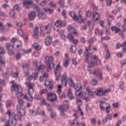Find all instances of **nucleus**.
<instances>
[{
    "label": "nucleus",
    "mask_w": 126,
    "mask_h": 126,
    "mask_svg": "<svg viewBox=\"0 0 126 126\" xmlns=\"http://www.w3.org/2000/svg\"><path fill=\"white\" fill-rule=\"evenodd\" d=\"M11 82L13 84L11 87V89L16 93V95L18 99H19V98H23L24 99H26V100L31 101V102L33 101V96L32 95V94H29V92H28V94L26 95L21 94L22 91H23L22 87L18 84H14V81H12Z\"/></svg>",
    "instance_id": "f257e3e1"
},
{
    "label": "nucleus",
    "mask_w": 126,
    "mask_h": 126,
    "mask_svg": "<svg viewBox=\"0 0 126 126\" xmlns=\"http://www.w3.org/2000/svg\"><path fill=\"white\" fill-rule=\"evenodd\" d=\"M69 109V102H68V100L64 101L63 102V105H62L59 107V110L61 112V116L63 117L64 119L66 118L67 117L65 114H64V111L66 110H68Z\"/></svg>",
    "instance_id": "f03ea898"
},
{
    "label": "nucleus",
    "mask_w": 126,
    "mask_h": 126,
    "mask_svg": "<svg viewBox=\"0 0 126 126\" xmlns=\"http://www.w3.org/2000/svg\"><path fill=\"white\" fill-rule=\"evenodd\" d=\"M6 114H8L10 118L13 119L11 122V126H16V121H20V120H21V116L18 115H16L14 113H13L12 115L11 112H10V111H8Z\"/></svg>",
    "instance_id": "7ed1b4c3"
},
{
    "label": "nucleus",
    "mask_w": 126,
    "mask_h": 126,
    "mask_svg": "<svg viewBox=\"0 0 126 126\" xmlns=\"http://www.w3.org/2000/svg\"><path fill=\"white\" fill-rule=\"evenodd\" d=\"M54 57L53 56H47L45 58V63L49 65V67H47V70L49 71L51 68H54L55 67V63H54Z\"/></svg>",
    "instance_id": "20e7f679"
},
{
    "label": "nucleus",
    "mask_w": 126,
    "mask_h": 126,
    "mask_svg": "<svg viewBox=\"0 0 126 126\" xmlns=\"http://www.w3.org/2000/svg\"><path fill=\"white\" fill-rule=\"evenodd\" d=\"M69 14L71 17L73 18L74 21H78L79 23H82L84 21V20L80 14L79 15V17L75 15V13L74 11H71Z\"/></svg>",
    "instance_id": "39448f33"
},
{
    "label": "nucleus",
    "mask_w": 126,
    "mask_h": 126,
    "mask_svg": "<svg viewBox=\"0 0 126 126\" xmlns=\"http://www.w3.org/2000/svg\"><path fill=\"white\" fill-rule=\"evenodd\" d=\"M90 74H94V75L96 76L98 79H100V80H103V73H102V71L96 70H91L89 71Z\"/></svg>",
    "instance_id": "423d86ee"
},
{
    "label": "nucleus",
    "mask_w": 126,
    "mask_h": 126,
    "mask_svg": "<svg viewBox=\"0 0 126 126\" xmlns=\"http://www.w3.org/2000/svg\"><path fill=\"white\" fill-rule=\"evenodd\" d=\"M61 71H63V68L61 67V64H58L55 70V74L56 76V80L59 81L60 80V76H61Z\"/></svg>",
    "instance_id": "0eeeda50"
},
{
    "label": "nucleus",
    "mask_w": 126,
    "mask_h": 126,
    "mask_svg": "<svg viewBox=\"0 0 126 126\" xmlns=\"http://www.w3.org/2000/svg\"><path fill=\"white\" fill-rule=\"evenodd\" d=\"M57 95L54 93L47 94V99L50 102H55L57 100Z\"/></svg>",
    "instance_id": "6e6552de"
},
{
    "label": "nucleus",
    "mask_w": 126,
    "mask_h": 126,
    "mask_svg": "<svg viewBox=\"0 0 126 126\" xmlns=\"http://www.w3.org/2000/svg\"><path fill=\"white\" fill-rule=\"evenodd\" d=\"M11 42H12L13 43L14 46L15 47H17V49L19 48H21L22 47V44H21V41L18 40L17 38L15 37H13L11 39Z\"/></svg>",
    "instance_id": "1a4fd4ad"
},
{
    "label": "nucleus",
    "mask_w": 126,
    "mask_h": 126,
    "mask_svg": "<svg viewBox=\"0 0 126 126\" xmlns=\"http://www.w3.org/2000/svg\"><path fill=\"white\" fill-rule=\"evenodd\" d=\"M26 85L27 86V87L29 89L28 92L29 94H33L34 93V84L33 83H26Z\"/></svg>",
    "instance_id": "9d476101"
},
{
    "label": "nucleus",
    "mask_w": 126,
    "mask_h": 126,
    "mask_svg": "<svg viewBox=\"0 0 126 126\" xmlns=\"http://www.w3.org/2000/svg\"><path fill=\"white\" fill-rule=\"evenodd\" d=\"M6 49L8 50V54L9 55H14V51H13V45L10 43L6 44Z\"/></svg>",
    "instance_id": "9b49d317"
},
{
    "label": "nucleus",
    "mask_w": 126,
    "mask_h": 126,
    "mask_svg": "<svg viewBox=\"0 0 126 126\" xmlns=\"http://www.w3.org/2000/svg\"><path fill=\"white\" fill-rule=\"evenodd\" d=\"M55 25L56 27H64L66 25V22L65 21H62V20L57 21Z\"/></svg>",
    "instance_id": "f8f14e48"
},
{
    "label": "nucleus",
    "mask_w": 126,
    "mask_h": 126,
    "mask_svg": "<svg viewBox=\"0 0 126 126\" xmlns=\"http://www.w3.org/2000/svg\"><path fill=\"white\" fill-rule=\"evenodd\" d=\"M94 94L96 96H104V90L103 89L99 88L95 90Z\"/></svg>",
    "instance_id": "ddd939ff"
},
{
    "label": "nucleus",
    "mask_w": 126,
    "mask_h": 126,
    "mask_svg": "<svg viewBox=\"0 0 126 126\" xmlns=\"http://www.w3.org/2000/svg\"><path fill=\"white\" fill-rule=\"evenodd\" d=\"M121 47H122V49L124 51L123 52L124 53H126V41L124 42L122 44L120 43H117L116 46V49H119L121 48Z\"/></svg>",
    "instance_id": "4468645a"
},
{
    "label": "nucleus",
    "mask_w": 126,
    "mask_h": 126,
    "mask_svg": "<svg viewBox=\"0 0 126 126\" xmlns=\"http://www.w3.org/2000/svg\"><path fill=\"white\" fill-rule=\"evenodd\" d=\"M53 82L52 81L46 80L44 82L45 86H47L50 90H52L53 88H54V86H53Z\"/></svg>",
    "instance_id": "2eb2a0df"
},
{
    "label": "nucleus",
    "mask_w": 126,
    "mask_h": 126,
    "mask_svg": "<svg viewBox=\"0 0 126 126\" xmlns=\"http://www.w3.org/2000/svg\"><path fill=\"white\" fill-rule=\"evenodd\" d=\"M17 110L18 111V114L20 115L21 117H22L25 115V109L22 108L21 106L19 105L17 106Z\"/></svg>",
    "instance_id": "dca6fc26"
},
{
    "label": "nucleus",
    "mask_w": 126,
    "mask_h": 126,
    "mask_svg": "<svg viewBox=\"0 0 126 126\" xmlns=\"http://www.w3.org/2000/svg\"><path fill=\"white\" fill-rule=\"evenodd\" d=\"M67 29L69 30V31H70V33H72L75 36H77L78 35V32H77V31H76L74 28L71 27V26H68Z\"/></svg>",
    "instance_id": "f3484780"
},
{
    "label": "nucleus",
    "mask_w": 126,
    "mask_h": 126,
    "mask_svg": "<svg viewBox=\"0 0 126 126\" xmlns=\"http://www.w3.org/2000/svg\"><path fill=\"white\" fill-rule=\"evenodd\" d=\"M24 6L27 9H29V4H33V1L30 0H27L24 1Z\"/></svg>",
    "instance_id": "a211bd4d"
},
{
    "label": "nucleus",
    "mask_w": 126,
    "mask_h": 126,
    "mask_svg": "<svg viewBox=\"0 0 126 126\" xmlns=\"http://www.w3.org/2000/svg\"><path fill=\"white\" fill-rule=\"evenodd\" d=\"M52 41L53 39L50 36H47L45 39V45H46V46H50V45L52 44Z\"/></svg>",
    "instance_id": "6ab92c4d"
},
{
    "label": "nucleus",
    "mask_w": 126,
    "mask_h": 126,
    "mask_svg": "<svg viewBox=\"0 0 126 126\" xmlns=\"http://www.w3.org/2000/svg\"><path fill=\"white\" fill-rule=\"evenodd\" d=\"M61 82L63 85L65 86L67 84V78L66 77V74H64L62 76Z\"/></svg>",
    "instance_id": "aec40b11"
},
{
    "label": "nucleus",
    "mask_w": 126,
    "mask_h": 126,
    "mask_svg": "<svg viewBox=\"0 0 126 126\" xmlns=\"http://www.w3.org/2000/svg\"><path fill=\"white\" fill-rule=\"evenodd\" d=\"M96 47H92L91 45H89V48L86 49L87 54H92L94 51H96Z\"/></svg>",
    "instance_id": "412c9836"
},
{
    "label": "nucleus",
    "mask_w": 126,
    "mask_h": 126,
    "mask_svg": "<svg viewBox=\"0 0 126 126\" xmlns=\"http://www.w3.org/2000/svg\"><path fill=\"white\" fill-rule=\"evenodd\" d=\"M39 28L38 27H36L34 30V34H33V37L35 39H38L39 38Z\"/></svg>",
    "instance_id": "4be33fe9"
},
{
    "label": "nucleus",
    "mask_w": 126,
    "mask_h": 126,
    "mask_svg": "<svg viewBox=\"0 0 126 126\" xmlns=\"http://www.w3.org/2000/svg\"><path fill=\"white\" fill-rule=\"evenodd\" d=\"M53 28V26H52V24H48L47 26L45 27V30L47 31L46 32L47 34H50L52 32V29Z\"/></svg>",
    "instance_id": "5701e85b"
},
{
    "label": "nucleus",
    "mask_w": 126,
    "mask_h": 126,
    "mask_svg": "<svg viewBox=\"0 0 126 126\" xmlns=\"http://www.w3.org/2000/svg\"><path fill=\"white\" fill-rule=\"evenodd\" d=\"M109 103L104 102H100L99 103V107L101 111H104L105 109L106 108V107L107 105H108Z\"/></svg>",
    "instance_id": "b1692460"
},
{
    "label": "nucleus",
    "mask_w": 126,
    "mask_h": 126,
    "mask_svg": "<svg viewBox=\"0 0 126 126\" xmlns=\"http://www.w3.org/2000/svg\"><path fill=\"white\" fill-rule=\"evenodd\" d=\"M93 18L94 21H98V20H99L100 18V15H99V13L95 12L93 14Z\"/></svg>",
    "instance_id": "393cba45"
},
{
    "label": "nucleus",
    "mask_w": 126,
    "mask_h": 126,
    "mask_svg": "<svg viewBox=\"0 0 126 126\" xmlns=\"http://www.w3.org/2000/svg\"><path fill=\"white\" fill-rule=\"evenodd\" d=\"M113 118V115L112 114H108L107 115L106 117L103 119V123H107L108 122V120L111 121Z\"/></svg>",
    "instance_id": "a878e982"
},
{
    "label": "nucleus",
    "mask_w": 126,
    "mask_h": 126,
    "mask_svg": "<svg viewBox=\"0 0 126 126\" xmlns=\"http://www.w3.org/2000/svg\"><path fill=\"white\" fill-rule=\"evenodd\" d=\"M94 33L95 35L102 36L103 35V30H100L99 28H96L95 30Z\"/></svg>",
    "instance_id": "bb28decb"
},
{
    "label": "nucleus",
    "mask_w": 126,
    "mask_h": 126,
    "mask_svg": "<svg viewBox=\"0 0 126 126\" xmlns=\"http://www.w3.org/2000/svg\"><path fill=\"white\" fill-rule=\"evenodd\" d=\"M35 17L36 13H35L34 12H32L29 15V18L30 20H34Z\"/></svg>",
    "instance_id": "cd10ccee"
},
{
    "label": "nucleus",
    "mask_w": 126,
    "mask_h": 126,
    "mask_svg": "<svg viewBox=\"0 0 126 126\" xmlns=\"http://www.w3.org/2000/svg\"><path fill=\"white\" fill-rule=\"evenodd\" d=\"M67 96L70 100H73V95H72V92L71 91V90L69 89L68 93H67Z\"/></svg>",
    "instance_id": "c85d7f7f"
},
{
    "label": "nucleus",
    "mask_w": 126,
    "mask_h": 126,
    "mask_svg": "<svg viewBox=\"0 0 126 126\" xmlns=\"http://www.w3.org/2000/svg\"><path fill=\"white\" fill-rule=\"evenodd\" d=\"M33 47L35 50H41L42 49V47L39 45L37 43H34L33 44Z\"/></svg>",
    "instance_id": "c756f323"
},
{
    "label": "nucleus",
    "mask_w": 126,
    "mask_h": 126,
    "mask_svg": "<svg viewBox=\"0 0 126 126\" xmlns=\"http://www.w3.org/2000/svg\"><path fill=\"white\" fill-rule=\"evenodd\" d=\"M38 16L39 18H40V19H42V20H44L47 18V17H46V15L44 14V13H39L38 14Z\"/></svg>",
    "instance_id": "7c9ffc66"
},
{
    "label": "nucleus",
    "mask_w": 126,
    "mask_h": 126,
    "mask_svg": "<svg viewBox=\"0 0 126 126\" xmlns=\"http://www.w3.org/2000/svg\"><path fill=\"white\" fill-rule=\"evenodd\" d=\"M84 58L85 59L86 62H88L90 59V55L87 53V52H85L84 54Z\"/></svg>",
    "instance_id": "2f4dec72"
},
{
    "label": "nucleus",
    "mask_w": 126,
    "mask_h": 126,
    "mask_svg": "<svg viewBox=\"0 0 126 126\" xmlns=\"http://www.w3.org/2000/svg\"><path fill=\"white\" fill-rule=\"evenodd\" d=\"M73 87L76 90H80V89H82V86H81V84H75Z\"/></svg>",
    "instance_id": "473e14b6"
},
{
    "label": "nucleus",
    "mask_w": 126,
    "mask_h": 126,
    "mask_svg": "<svg viewBox=\"0 0 126 126\" xmlns=\"http://www.w3.org/2000/svg\"><path fill=\"white\" fill-rule=\"evenodd\" d=\"M44 10L45 12H49L50 14H52L54 12V9L48 7L44 8Z\"/></svg>",
    "instance_id": "72a5a7b5"
},
{
    "label": "nucleus",
    "mask_w": 126,
    "mask_h": 126,
    "mask_svg": "<svg viewBox=\"0 0 126 126\" xmlns=\"http://www.w3.org/2000/svg\"><path fill=\"white\" fill-rule=\"evenodd\" d=\"M18 103L19 104L20 107H22L24 106L25 104V102L23 101V99H18Z\"/></svg>",
    "instance_id": "f704fd0d"
},
{
    "label": "nucleus",
    "mask_w": 126,
    "mask_h": 126,
    "mask_svg": "<svg viewBox=\"0 0 126 126\" xmlns=\"http://www.w3.org/2000/svg\"><path fill=\"white\" fill-rule=\"evenodd\" d=\"M105 110L106 113H107V114H109V113L111 112V105H110V104L108 103V104H107V106L105 107Z\"/></svg>",
    "instance_id": "c9c22d12"
},
{
    "label": "nucleus",
    "mask_w": 126,
    "mask_h": 126,
    "mask_svg": "<svg viewBox=\"0 0 126 126\" xmlns=\"http://www.w3.org/2000/svg\"><path fill=\"white\" fill-rule=\"evenodd\" d=\"M58 3L61 7H63L64 6V0H59Z\"/></svg>",
    "instance_id": "e433bc0d"
},
{
    "label": "nucleus",
    "mask_w": 126,
    "mask_h": 126,
    "mask_svg": "<svg viewBox=\"0 0 126 126\" xmlns=\"http://www.w3.org/2000/svg\"><path fill=\"white\" fill-rule=\"evenodd\" d=\"M68 84L70 86H74V85L75 84L73 82V80H72L71 78H69Z\"/></svg>",
    "instance_id": "4c0bfd02"
},
{
    "label": "nucleus",
    "mask_w": 126,
    "mask_h": 126,
    "mask_svg": "<svg viewBox=\"0 0 126 126\" xmlns=\"http://www.w3.org/2000/svg\"><path fill=\"white\" fill-rule=\"evenodd\" d=\"M86 90L90 96H93V95H94V92L91 91V90L89 88H87Z\"/></svg>",
    "instance_id": "58836bf2"
},
{
    "label": "nucleus",
    "mask_w": 126,
    "mask_h": 126,
    "mask_svg": "<svg viewBox=\"0 0 126 126\" xmlns=\"http://www.w3.org/2000/svg\"><path fill=\"white\" fill-rule=\"evenodd\" d=\"M69 65V60L68 59H67L64 62L63 65L64 67H67V66H68Z\"/></svg>",
    "instance_id": "ea45409f"
},
{
    "label": "nucleus",
    "mask_w": 126,
    "mask_h": 126,
    "mask_svg": "<svg viewBox=\"0 0 126 126\" xmlns=\"http://www.w3.org/2000/svg\"><path fill=\"white\" fill-rule=\"evenodd\" d=\"M63 33H64V31H62L60 32V35L62 39L63 40H65V35L63 34Z\"/></svg>",
    "instance_id": "a19ab883"
},
{
    "label": "nucleus",
    "mask_w": 126,
    "mask_h": 126,
    "mask_svg": "<svg viewBox=\"0 0 126 126\" xmlns=\"http://www.w3.org/2000/svg\"><path fill=\"white\" fill-rule=\"evenodd\" d=\"M3 55H4V48L0 47V56H3Z\"/></svg>",
    "instance_id": "79ce46f5"
},
{
    "label": "nucleus",
    "mask_w": 126,
    "mask_h": 126,
    "mask_svg": "<svg viewBox=\"0 0 126 126\" xmlns=\"http://www.w3.org/2000/svg\"><path fill=\"white\" fill-rule=\"evenodd\" d=\"M16 26L19 28H21L23 26V24L21 22H18L16 23Z\"/></svg>",
    "instance_id": "37998d69"
},
{
    "label": "nucleus",
    "mask_w": 126,
    "mask_h": 126,
    "mask_svg": "<svg viewBox=\"0 0 126 126\" xmlns=\"http://www.w3.org/2000/svg\"><path fill=\"white\" fill-rule=\"evenodd\" d=\"M111 92V90L110 89H106L103 91V96H105L106 94H108Z\"/></svg>",
    "instance_id": "c03bdc74"
},
{
    "label": "nucleus",
    "mask_w": 126,
    "mask_h": 126,
    "mask_svg": "<svg viewBox=\"0 0 126 126\" xmlns=\"http://www.w3.org/2000/svg\"><path fill=\"white\" fill-rule=\"evenodd\" d=\"M36 68H37L38 70H42L44 69V68H45V66H44V65H41L40 66L38 67V64H36Z\"/></svg>",
    "instance_id": "a18cd8bd"
},
{
    "label": "nucleus",
    "mask_w": 126,
    "mask_h": 126,
    "mask_svg": "<svg viewBox=\"0 0 126 126\" xmlns=\"http://www.w3.org/2000/svg\"><path fill=\"white\" fill-rule=\"evenodd\" d=\"M70 51L72 53H75L76 52V47L74 45H72L70 48Z\"/></svg>",
    "instance_id": "49530a36"
},
{
    "label": "nucleus",
    "mask_w": 126,
    "mask_h": 126,
    "mask_svg": "<svg viewBox=\"0 0 126 126\" xmlns=\"http://www.w3.org/2000/svg\"><path fill=\"white\" fill-rule=\"evenodd\" d=\"M67 38L68 39L69 41H72L73 40V39H74V37H73L72 34H68L67 35Z\"/></svg>",
    "instance_id": "de8ad7c7"
},
{
    "label": "nucleus",
    "mask_w": 126,
    "mask_h": 126,
    "mask_svg": "<svg viewBox=\"0 0 126 126\" xmlns=\"http://www.w3.org/2000/svg\"><path fill=\"white\" fill-rule=\"evenodd\" d=\"M40 94H48L49 93V91L47 89H43L40 91Z\"/></svg>",
    "instance_id": "09e8293b"
},
{
    "label": "nucleus",
    "mask_w": 126,
    "mask_h": 126,
    "mask_svg": "<svg viewBox=\"0 0 126 126\" xmlns=\"http://www.w3.org/2000/svg\"><path fill=\"white\" fill-rule=\"evenodd\" d=\"M77 125H78V121L76 119L73 120L71 124V126H77Z\"/></svg>",
    "instance_id": "8fccbe9b"
},
{
    "label": "nucleus",
    "mask_w": 126,
    "mask_h": 126,
    "mask_svg": "<svg viewBox=\"0 0 126 126\" xmlns=\"http://www.w3.org/2000/svg\"><path fill=\"white\" fill-rule=\"evenodd\" d=\"M78 112L79 113H80V116H81L82 117H83V116H84V113L83 112L82 110H81L80 106H79L78 107Z\"/></svg>",
    "instance_id": "3c124183"
},
{
    "label": "nucleus",
    "mask_w": 126,
    "mask_h": 126,
    "mask_svg": "<svg viewBox=\"0 0 126 126\" xmlns=\"http://www.w3.org/2000/svg\"><path fill=\"white\" fill-rule=\"evenodd\" d=\"M112 106L114 108L117 109V108H119V107L120 106V103H119L118 102L114 103L112 104Z\"/></svg>",
    "instance_id": "603ef678"
},
{
    "label": "nucleus",
    "mask_w": 126,
    "mask_h": 126,
    "mask_svg": "<svg viewBox=\"0 0 126 126\" xmlns=\"http://www.w3.org/2000/svg\"><path fill=\"white\" fill-rule=\"evenodd\" d=\"M9 14L11 17H13L14 15H15V12L14 10H12L10 11V12L9 13Z\"/></svg>",
    "instance_id": "864d4df0"
},
{
    "label": "nucleus",
    "mask_w": 126,
    "mask_h": 126,
    "mask_svg": "<svg viewBox=\"0 0 126 126\" xmlns=\"http://www.w3.org/2000/svg\"><path fill=\"white\" fill-rule=\"evenodd\" d=\"M125 32V30H123V31H120L119 33L120 36H121L122 38L123 39H125V34H124V32Z\"/></svg>",
    "instance_id": "5fc2aeb1"
},
{
    "label": "nucleus",
    "mask_w": 126,
    "mask_h": 126,
    "mask_svg": "<svg viewBox=\"0 0 126 126\" xmlns=\"http://www.w3.org/2000/svg\"><path fill=\"white\" fill-rule=\"evenodd\" d=\"M95 64V63L92 62L88 63V66L89 67H93V66H94Z\"/></svg>",
    "instance_id": "6e6d98bb"
},
{
    "label": "nucleus",
    "mask_w": 126,
    "mask_h": 126,
    "mask_svg": "<svg viewBox=\"0 0 126 126\" xmlns=\"http://www.w3.org/2000/svg\"><path fill=\"white\" fill-rule=\"evenodd\" d=\"M78 113H79V111H78V110H75L74 111V113L73 114L74 117H75V118H78Z\"/></svg>",
    "instance_id": "4d7b16f0"
},
{
    "label": "nucleus",
    "mask_w": 126,
    "mask_h": 126,
    "mask_svg": "<svg viewBox=\"0 0 126 126\" xmlns=\"http://www.w3.org/2000/svg\"><path fill=\"white\" fill-rule=\"evenodd\" d=\"M40 3L41 6H45V5H47V1L46 0L44 1H41Z\"/></svg>",
    "instance_id": "13d9d810"
},
{
    "label": "nucleus",
    "mask_w": 126,
    "mask_h": 126,
    "mask_svg": "<svg viewBox=\"0 0 126 126\" xmlns=\"http://www.w3.org/2000/svg\"><path fill=\"white\" fill-rule=\"evenodd\" d=\"M86 15L87 17H90L92 15V13L91 11H88L86 13Z\"/></svg>",
    "instance_id": "bf43d9fd"
},
{
    "label": "nucleus",
    "mask_w": 126,
    "mask_h": 126,
    "mask_svg": "<svg viewBox=\"0 0 126 126\" xmlns=\"http://www.w3.org/2000/svg\"><path fill=\"white\" fill-rule=\"evenodd\" d=\"M77 104L79 106L78 107H80L81 105H82V101L79 99H77Z\"/></svg>",
    "instance_id": "052dcab7"
},
{
    "label": "nucleus",
    "mask_w": 126,
    "mask_h": 126,
    "mask_svg": "<svg viewBox=\"0 0 126 126\" xmlns=\"http://www.w3.org/2000/svg\"><path fill=\"white\" fill-rule=\"evenodd\" d=\"M102 41H105V40H110V37L109 36H103V37H101V38Z\"/></svg>",
    "instance_id": "680f3d73"
},
{
    "label": "nucleus",
    "mask_w": 126,
    "mask_h": 126,
    "mask_svg": "<svg viewBox=\"0 0 126 126\" xmlns=\"http://www.w3.org/2000/svg\"><path fill=\"white\" fill-rule=\"evenodd\" d=\"M33 7L35 10L37 11V12H39L40 11V8L38 7V5L37 4H34L33 5Z\"/></svg>",
    "instance_id": "e2e57ef3"
},
{
    "label": "nucleus",
    "mask_w": 126,
    "mask_h": 126,
    "mask_svg": "<svg viewBox=\"0 0 126 126\" xmlns=\"http://www.w3.org/2000/svg\"><path fill=\"white\" fill-rule=\"evenodd\" d=\"M18 33L19 35H20V36H21V37L23 36V31H22V30H18Z\"/></svg>",
    "instance_id": "0e129e2a"
},
{
    "label": "nucleus",
    "mask_w": 126,
    "mask_h": 126,
    "mask_svg": "<svg viewBox=\"0 0 126 126\" xmlns=\"http://www.w3.org/2000/svg\"><path fill=\"white\" fill-rule=\"evenodd\" d=\"M30 113L32 116H36V115H37V112L35 111L34 110H31Z\"/></svg>",
    "instance_id": "69168bd1"
},
{
    "label": "nucleus",
    "mask_w": 126,
    "mask_h": 126,
    "mask_svg": "<svg viewBox=\"0 0 126 126\" xmlns=\"http://www.w3.org/2000/svg\"><path fill=\"white\" fill-rule=\"evenodd\" d=\"M126 59H123L121 61V64L122 65H126Z\"/></svg>",
    "instance_id": "338daca9"
},
{
    "label": "nucleus",
    "mask_w": 126,
    "mask_h": 126,
    "mask_svg": "<svg viewBox=\"0 0 126 126\" xmlns=\"http://www.w3.org/2000/svg\"><path fill=\"white\" fill-rule=\"evenodd\" d=\"M51 117L52 119H55L57 117L56 113H55V112H51Z\"/></svg>",
    "instance_id": "774afa93"
}]
</instances>
